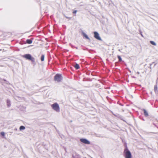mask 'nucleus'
I'll return each instance as SVG.
<instances>
[{"mask_svg": "<svg viewBox=\"0 0 158 158\" xmlns=\"http://www.w3.org/2000/svg\"><path fill=\"white\" fill-rule=\"evenodd\" d=\"M7 105L9 106H10V102L9 101H7Z\"/></svg>", "mask_w": 158, "mask_h": 158, "instance_id": "14", "label": "nucleus"}, {"mask_svg": "<svg viewBox=\"0 0 158 158\" xmlns=\"http://www.w3.org/2000/svg\"><path fill=\"white\" fill-rule=\"evenodd\" d=\"M143 111H144V114L146 116H148V112H147V111L145 110H144Z\"/></svg>", "mask_w": 158, "mask_h": 158, "instance_id": "11", "label": "nucleus"}, {"mask_svg": "<svg viewBox=\"0 0 158 158\" xmlns=\"http://www.w3.org/2000/svg\"><path fill=\"white\" fill-rule=\"evenodd\" d=\"M1 134L3 136H4L5 133L3 132H2L1 133Z\"/></svg>", "mask_w": 158, "mask_h": 158, "instance_id": "15", "label": "nucleus"}, {"mask_svg": "<svg viewBox=\"0 0 158 158\" xmlns=\"http://www.w3.org/2000/svg\"><path fill=\"white\" fill-rule=\"evenodd\" d=\"M44 55H43L41 56V60L42 61H43L44 60Z\"/></svg>", "mask_w": 158, "mask_h": 158, "instance_id": "12", "label": "nucleus"}, {"mask_svg": "<svg viewBox=\"0 0 158 158\" xmlns=\"http://www.w3.org/2000/svg\"><path fill=\"white\" fill-rule=\"evenodd\" d=\"M94 36L96 39H97L98 40H101V39L100 36H99V34L97 32H94Z\"/></svg>", "mask_w": 158, "mask_h": 158, "instance_id": "5", "label": "nucleus"}, {"mask_svg": "<svg viewBox=\"0 0 158 158\" xmlns=\"http://www.w3.org/2000/svg\"><path fill=\"white\" fill-rule=\"evenodd\" d=\"M51 107L53 110L56 112H59L60 111V108L58 103L55 102L51 105Z\"/></svg>", "mask_w": 158, "mask_h": 158, "instance_id": "1", "label": "nucleus"}, {"mask_svg": "<svg viewBox=\"0 0 158 158\" xmlns=\"http://www.w3.org/2000/svg\"><path fill=\"white\" fill-rule=\"evenodd\" d=\"M80 141L82 143L86 144H89L90 142L87 139H80Z\"/></svg>", "mask_w": 158, "mask_h": 158, "instance_id": "6", "label": "nucleus"}, {"mask_svg": "<svg viewBox=\"0 0 158 158\" xmlns=\"http://www.w3.org/2000/svg\"><path fill=\"white\" fill-rule=\"evenodd\" d=\"M83 35L87 39L89 40L90 39L89 38V37H88V35L85 34L84 33L83 34Z\"/></svg>", "mask_w": 158, "mask_h": 158, "instance_id": "9", "label": "nucleus"}, {"mask_svg": "<svg viewBox=\"0 0 158 158\" xmlns=\"http://www.w3.org/2000/svg\"><path fill=\"white\" fill-rule=\"evenodd\" d=\"M19 129L20 131H22L23 130H25V127L24 126H21L19 127Z\"/></svg>", "mask_w": 158, "mask_h": 158, "instance_id": "7", "label": "nucleus"}, {"mask_svg": "<svg viewBox=\"0 0 158 158\" xmlns=\"http://www.w3.org/2000/svg\"><path fill=\"white\" fill-rule=\"evenodd\" d=\"M156 89V87H155V89Z\"/></svg>", "mask_w": 158, "mask_h": 158, "instance_id": "18", "label": "nucleus"}, {"mask_svg": "<svg viewBox=\"0 0 158 158\" xmlns=\"http://www.w3.org/2000/svg\"><path fill=\"white\" fill-rule=\"evenodd\" d=\"M77 10H74L73 11V13L74 14H76L77 13Z\"/></svg>", "mask_w": 158, "mask_h": 158, "instance_id": "17", "label": "nucleus"}, {"mask_svg": "<svg viewBox=\"0 0 158 158\" xmlns=\"http://www.w3.org/2000/svg\"><path fill=\"white\" fill-rule=\"evenodd\" d=\"M27 43L29 44H31L32 43V41L30 40H27Z\"/></svg>", "mask_w": 158, "mask_h": 158, "instance_id": "10", "label": "nucleus"}, {"mask_svg": "<svg viewBox=\"0 0 158 158\" xmlns=\"http://www.w3.org/2000/svg\"><path fill=\"white\" fill-rule=\"evenodd\" d=\"M124 156L125 158H132V155L130 150L126 148L124 152Z\"/></svg>", "mask_w": 158, "mask_h": 158, "instance_id": "2", "label": "nucleus"}, {"mask_svg": "<svg viewBox=\"0 0 158 158\" xmlns=\"http://www.w3.org/2000/svg\"><path fill=\"white\" fill-rule=\"evenodd\" d=\"M23 56L27 59L31 60L32 61H34L35 60L34 58L32 57L31 56L30 54H26L23 55Z\"/></svg>", "mask_w": 158, "mask_h": 158, "instance_id": "3", "label": "nucleus"}, {"mask_svg": "<svg viewBox=\"0 0 158 158\" xmlns=\"http://www.w3.org/2000/svg\"><path fill=\"white\" fill-rule=\"evenodd\" d=\"M150 43L153 45H156V43L153 41H150Z\"/></svg>", "mask_w": 158, "mask_h": 158, "instance_id": "13", "label": "nucleus"}, {"mask_svg": "<svg viewBox=\"0 0 158 158\" xmlns=\"http://www.w3.org/2000/svg\"><path fill=\"white\" fill-rule=\"evenodd\" d=\"M74 67L76 69H78L80 68L79 64H76V65L74 66Z\"/></svg>", "mask_w": 158, "mask_h": 158, "instance_id": "8", "label": "nucleus"}, {"mask_svg": "<svg viewBox=\"0 0 158 158\" xmlns=\"http://www.w3.org/2000/svg\"><path fill=\"white\" fill-rule=\"evenodd\" d=\"M62 79V77L61 75L57 74L54 77V80L57 82L60 81Z\"/></svg>", "mask_w": 158, "mask_h": 158, "instance_id": "4", "label": "nucleus"}, {"mask_svg": "<svg viewBox=\"0 0 158 158\" xmlns=\"http://www.w3.org/2000/svg\"><path fill=\"white\" fill-rule=\"evenodd\" d=\"M118 58L119 59V61H121L122 60V59H121V57H120V56H118Z\"/></svg>", "mask_w": 158, "mask_h": 158, "instance_id": "16", "label": "nucleus"}]
</instances>
